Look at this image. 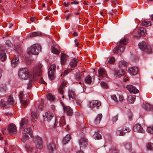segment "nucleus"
Instances as JSON below:
<instances>
[{
    "label": "nucleus",
    "instance_id": "1",
    "mask_svg": "<svg viewBox=\"0 0 153 153\" xmlns=\"http://www.w3.org/2000/svg\"><path fill=\"white\" fill-rule=\"evenodd\" d=\"M36 68L34 69L30 72H29L28 69L24 68L20 69L18 73L19 78L22 80H29V82L27 84V88L30 89L32 85L33 80L36 79L35 76V74L36 73Z\"/></svg>",
    "mask_w": 153,
    "mask_h": 153
},
{
    "label": "nucleus",
    "instance_id": "2",
    "mask_svg": "<svg viewBox=\"0 0 153 153\" xmlns=\"http://www.w3.org/2000/svg\"><path fill=\"white\" fill-rule=\"evenodd\" d=\"M128 42V39H124L121 40L119 45H117L113 50V52L115 53L121 54L125 48L123 45H126Z\"/></svg>",
    "mask_w": 153,
    "mask_h": 153
},
{
    "label": "nucleus",
    "instance_id": "3",
    "mask_svg": "<svg viewBox=\"0 0 153 153\" xmlns=\"http://www.w3.org/2000/svg\"><path fill=\"white\" fill-rule=\"evenodd\" d=\"M41 47L38 44H34L27 48V53L29 55H37L41 50Z\"/></svg>",
    "mask_w": 153,
    "mask_h": 153
},
{
    "label": "nucleus",
    "instance_id": "4",
    "mask_svg": "<svg viewBox=\"0 0 153 153\" xmlns=\"http://www.w3.org/2000/svg\"><path fill=\"white\" fill-rule=\"evenodd\" d=\"M24 129L22 130L23 136L21 138V140L24 142L28 139L29 135L32 136V130L30 128H25Z\"/></svg>",
    "mask_w": 153,
    "mask_h": 153
},
{
    "label": "nucleus",
    "instance_id": "5",
    "mask_svg": "<svg viewBox=\"0 0 153 153\" xmlns=\"http://www.w3.org/2000/svg\"><path fill=\"white\" fill-rule=\"evenodd\" d=\"M42 66V64H40L38 68H36L37 71L36 73L35 74V76H36V79H34L33 81L37 79H40L39 82L40 83H44L45 84V82L44 81L42 78V70L41 68Z\"/></svg>",
    "mask_w": 153,
    "mask_h": 153
},
{
    "label": "nucleus",
    "instance_id": "6",
    "mask_svg": "<svg viewBox=\"0 0 153 153\" xmlns=\"http://www.w3.org/2000/svg\"><path fill=\"white\" fill-rule=\"evenodd\" d=\"M59 120V117H56L55 123L54 124V127L56 126L58 123V120ZM59 123L63 128H64L66 131H67L69 129V128L68 127V126L66 125V123L64 120V116L62 117L61 118L59 119Z\"/></svg>",
    "mask_w": 153,
    "mask_h": 153
},
{
    "label": "nucleus",
    "instance_id": "7",
    "mask_svg": "<svg viewBox=\"0 0 153 153\" xmlns=\"http://www.w3.org/2000/svg\"><path fill=\"white\" fill-rule=\"evenodd\" d=\"M33 141L36 148L41 149L42 148L43 141L41 137L38 136H35L33 137Z\"/></svg>",
    "mask_w": 153,
    "mask_h": 153
},
{
    "label": "nucleus",
    "instance_id": "8",
    "mask_svg": "<svg viewBox=\"0 0 153 153\" xmlns=\"http://www.w3.org/2000/svg\"><path fill=\"white\" fill-rule=\"evenodd\" d=\"M79 143L80 148L82 149L85 148L88 144V140L83 135L80 137Z\"/></svg>",
    "mask_w": 153,
    "mask_h": 153
},
{
    "label": "nucleus",
    "instance_id": "9",
    "mask_svg": "<svg viewBox=\"0 0 153 153\" xmlns=\"http://www.w3.org/2000/svg\"><path fill=\"white\" fill-rule=\"evenodd\" d=\"M56 65L55 64H52L49 67L48 71V75L50 79L53 80L54 78L53 73L55 71Z\"/></svg>",
    "mask_w": 153,
    "mask_h": 153
},
{
    "label": "nucleus",
    "instance_id": "10",
    "mask_svg": "<svg viewBox=\"0 0 153 153\" xmlns=\"http://www.w3.org/2000/svg\"><path fill=\"white\" fill-rule=\"evenodd\" d=\"M47 149L49 152L52 153L56 150L55 145L53 142H50L48 145Z\"/></svg>",
    "mask_w": 153,
    "mask_h": 153
},
{
    "label": "nucleus",
    "instance_id": "11",
    "mask_svg": "<svg viewBox=\"0 0 153 153\" xmlns=\"http://www.w3.org/2000/svg\"><path fill=\"white\" fill-rule=\"evenodd\" d=\"M4 47L2 46L0 47V60L4 61L6 60V56L4 50Z\"/></svg>",
    "mask_w": 153,
    "mask_h": 153
},
{
    "label": "nucleus",
    "instance_id": "12",
    "mask_svg": "<svg viewBox=\"0 0 153 153\" xmlns=\"http://www.w3.org/2000/svg\"><path fill=\"white\" fill-rule=\"evenodd\" d=\"M8 130L10 134H15L17 131L16 126L13 124H11L8 126Z\"/></svg>",
    "mask_w": 153,
    "mask_h": 153
},
{
    "label": "nucleus",
    "instance_id": "13",
    "mask_svg": "<svg viewBox=\"0 0 153 153\" xmlns=\"http://www.w3.org/2000/svg\"><path fill=\"white\" fill-rule=\"evenodd\" d=\"M138 34L135 35V36L137 38L140 37L141 36H144L146 33V30L143 27H141L137 30Z\"/></svg>",
    "mask_w": 153,
    "mask_h": 153
},
{
    "label": "nucleus",
    "instance_id": "14",
    "mask_svg": "<svg viewBox=\"0 0 153 153\" xmlns=\"http://www.w3.org/2000/svg\"><path fill=\"white\" fill-rule=\"evenodd\" d=\"M138 68L136 67H131L128 70V72L131 75H136L138 72Z\"/></svg>",
    "mask_w": 153,
    "mask_h": 153
},
{
    "label": "nucleus",
    "instance_id": "15",
    "mask_svg": "<svg viewBox=\"0 0 153 153\" xmlns=\"http://www.w3.org/2000/svg\"><path fill=\"white\" fill-rule=\"evenodd\" d=\"M44 117V120L45 121H49L53 117V114L50 112H48L45 113Z\"/></svg>",
    "mask_w": 153,
    "mask_h": 153
},
{
    "label": "nucleus",
    "instance_id": "16",
    "mask_svg": "<svg viewBox=\"0 0 153 153\" xmlns=\"http://www.w3.org/2000/svg\"><path fill=\"white\" fill-rule=\"evenodd\" d=\"M128 90L131 93L135 94L138 92V90L133 86L131 85H128L126 87Z\"/></svg>",
    "mask_w": 153,
    "mask_h": 153
},
{
    "label": "nucleus",
    "instance_id": "17",
    "mask_svg": "<svg viewBox=\"0 0 153 153\" xmlns=\"http://www.w3.org/2000/svg\"><path fill=\"white\" fill-rule=\"evenodd\" d=\"M133 130L135 131L140 133H142L143 131V129L141 125L138 124H136L134 126Z\"/></svg>",
    "mask_w": 153,
    "mask_h": 153
},
{
    "label": "nucleus",
    "instance_id": "18",
    "mask_svg": "<svg viewBox=\"0 0 153 153\" xmlns=\"http://www.w3.org/2000/svg\"><path fill=\"white\" fill-rule=\"evenodd\" d=\"M28 123L27 119L25 118H23L21 120L20 123L21 128V129H23L25 127L27 126Z\"/></svg>",
    "mask_w": 153,
    "mask_h": 153
},
{
    "label": "nucleus",
    "instance_id": "19",
    "mask_svg": "<svg viewBox=\"0 0 153 153\" xmlns=\"http://www.w3.org/2000/svg\"><path fill=\"white\" fill-rule=\"evenodd\" d=\"M23 96V93L22 92H21L19 95V97L20 100L22 104H23L24 105H27L29 104V102L28 101H26L24 99H22Z\"/></svg>",
    "mask_w": 153,
    "mask_h": 153
},
{
    "label": "nucleus",
    "instance_id": "20",
    "mask_svg": "<svg viewBox=\"0 0 153 153\" xmlns=\"http://www.w3.org/2000/svg\"><path fill=\"white\" fill-rule=\"evenodd\" d=\"M64 112L66 113L69 116L72 115L73 114L72 110L70 107L68 106L64 107Z\"/></svg>",
    "mask_w": 153,
    "mask_h": 153
},
{
    "label": "nucleus",
    "instance_id": "21",
    "mask_svg": "<svg viewBox=\"0 0 153 153\" xmlns=\"http://www.w3.org/2000/svg\"><path fill=\"white\" fill-rule=\"evenodd\" d=\"M99 74V77L100 78H102L104 76H107V74L104 69L103 68H100L98 71Z\"/></svg>",
    "mask_w": 153,
    "mask_h": 153
},
{
    "label": "nucleus",
    "instance_id": "22",
    "mask_svg": "<svg viewBox=\"0 0 153 153\" xmlns=\"http://www.w3.org/2000/svg\"><path fill=\"white\" fill-rule=\"evenodd\" d=\"M138 45L140 48L142 50H145L147 46V43L145 41L140 42L139 43Z\"/></svg>",
    "mask_w": 153,
    "mask_h": 153
},
{
    "label": "nucleus",
    "instance_id": "23",
    "mask_svg": "<svg viewBox=\"0 0 153 153\" xmlns=\"http://www.w3.org/2000/svg\"><path fill=\"white\" fill-rule=\"evenodd\" d=\"M68 56L64 53H62L61 56V62L62 65L65 64L67 61Z\"/></svg>",
    "mask_w": 153,
    "mask_h": 153
},
{
    "label": "nucleus",
    "instance_id": "24",
    "mask_svg": "<svg viewBox=\"0 0 153 153\" xmlns=\"http://www.w3.org/2000/svg\"><path fill=\"white\" fill-rule=\"evenodd\" d=\"M0 105L3 108H7L9 107L10 105L7 102L5 101L4 100L2 99Z\"/></svg>",
    "mask_w": 153,
    "mask_h": 153
},
{
    "label": "nucleus",
    "instance_id": "25",
    "mask_svg": "<svg viewBox=\"0 0 153 153\" xmlns=\"http://www.w3.org/2000/svg\"><path fill=\"white\" fill-rule=\"evenodd\" d=\"M128 63L127 62L124 60H122L119 62L118 64V66L120 68H121L123 67L127 66L128 65Z\"/></svg>",
    "mask_w": 153,
    "mask_h": 153
},
{
    "label": "nucleus",
    "instance_id": "26",
    "mask_svg": "<svg viewBox=\"0 0 153 153\" xmlns=\"http://www.w3.org/2000/svg\"><path fill=\"white\" fill-rule=\"evenodd\" d=\"M67 84V82L63 81L62 82L60 86L58 88L59 92L61 95L63 94V88Z\"/></svg>",
    "mask_w": 153,
    "mask_h": 153
},
{
    "label": "nucleus",
    "instance_id": "27",
    "mask_svg": "<svg viewBox=\"0 0 153 153\" xmlns=\"http://www.w3.org/2000/svg\"><path fill=\"white\" fill-rule=\"evenodd\" d=\"M143 107L146 110H153V106L147 103H144V104L143 105Z\"/></svg>",
    "mask_w": 153,
    "mask_h": 153
},
{
    "label": "nucleus",
    "instance_id": "28",
    "mask_svg": "<svg viewBox=\"0 0 153 153\" xmlns=\"http://www.w3.org/2000/svg\"><path fill=\"white\" fill-rule=\"evenodd\" d=\"M135 100V96L134 95H130L128 96L127 100L128 103H133Z\"/></svg>",
    "mask_w": 153,
    "mask_h": 153
},
{
    "label": "nucleus",
    "instance_id": "29",
    "mask_svg": "<svg viewBox=\"0 0 153 153\" xmlns=\"http://www.w3.org/2000/svg\"><path fill=\"white\" fill-rule=\"evenodd\" d=\"M19 62V58L17 57L13 58L11 61L12 66L14 67L18 64Z\"/></svg>",
    "mask_w": 153,
    "mask_h": 153
},
{
    "label": "nucleus",
    "instance_id": "30",
    "mask_svg": "<svg viewBox=\"0 0 153 153\" xmlns=\"http://www.w3.org/2000/svg\"><path fill=\"white\" fill-rule=\"evenodd\" d=\"M71 139V135L68 134H67L66 136L63 139L62 142L63 144H66Z\"/></svg>",
    "mask_w": 153,
    "mask_h": 153
},
{
    "label": "nucleus",
    "instance_id": "31",
    "mask_svg": "<svg viewBox=\"0 0 153 153\" xmlns=\"http://www.w3.org/2000/svg\"><path fill=\"white\" fill-rule=\"evenodd\" d=\"M77 61L76 59L74 58L72 59L70 62V65L71 67H75L76 65Z\"/></svg>",
    "mask_w": 153,
    "mask_h": 153
},
{
    "label": "nucleus",
    "instance_id": "32",
    "mask_svg": "<svg viewBox=\"0 0 153 153\" xmlns=\"http://www.w3.org/2000/svg\"><path fill=\"white\" fill-rule=\"evenodd\" d=\"M68 96L69 99H73L75 97V94L74 91L72 90H70L68 92Z\"/></svg>",
    "mask_w": 153,
    "mask_h": 153
},
{
    "label": "nucleus",
    "instance_id": "33",
    "mask_svg": "<svg viewBox=\"0 0 153 153\" xmlns=\"http://www.w3.org/2000/svg\"><path fill=\"white\" fill-rule=\"evenodd\" d=\"M125 74V71L123 70H119L115 72V75H116L118 77H120L123 75Z\"/></svg>",
    "mask_w": 153,
    "mask_h": 153
},
{
    "label": "nucleus",
    "instance_id": "34",
    "mask_svg": "<svg viewBox=\"0 0 153 153\" xmlns=\"http://www.w3.org/2000/svg\"><path fill=\"white\" fill-rule=\"evenodd\" d=\"M102 117V115L101 114H100L97 116L95 121V122L96 124H98L100 123L101 119Z\"/></svg>",
    "mask_w": 153,
    "mask_h": 153
},
{
    "label": "nucleus",
    "instance_id": "35",
    "mask_svg": "<svg viewBox=\"0 0 153 153\" xmlns=\"http://www.w3.org/2000/svg\"><path fill=\"white\" fill-rule=\"evenodd\" d=\"M142 25L145 27H148L151 25V23L149 20H145L142 22Z\"/></svg>",
    "mask_w": 153,
    "mask_h": 153
},
{
    "label": "nucleus",
    "instance_id": "36",
    "mask_svg": "<svg viewBox=\"0 0 153 153\" xmlns=\"http://www.w3.org/2000/svg\"><path fill=\"white\" fill-rule=\"evenodd\" d=\"M31 117L33 120L35 121H36L37 119L38 115L37 114V112L36 111H32L31 113Z\"/></svg>",
    "mask_w": 153,
    "mask_h": 153
},
{
    "label": "nucleus",
    "instance_id": "37",
    "mask_svg": "<svg viewBox=\"0 0 153 153\" xmlns=\"http://www.w3.org/2000/svg\"><path fill=\"white\" fill-rule=\"evenodd\" d=\"M51 51L52 53L56 54H58L59 53V51L56 48V45L53 46L51 48Z\"/></svg>",
    "mask_w": 153,
    "mask_h": 153
},
{
    "label": "nucleus",
    "instance_id": "38",
    "mask_svg": "<svg viewBox=\"0 0 153 153\" xmlns=\"http://www.w3.org/2000/svg\"><path fill=\"white\" fill-rule=\"evenodd\" d=\"M125 147L126 149L129 151H131L132 150V145L130 143H126L124 144Z\"/></svg>",
    "mask_w": 153,
    "mask_h": 153
},
{
    "label": "nucleus",
    "instance_id": "39",
    "mask_svg": "<svg viewBox=\"0 0 153 153\" xmlns=\"http://www.w3.org/2000/svg\"><path fill=\"white\" fill-rule=\"evenodd\" d=\"M7 102L10 105H14L15 104L13 98L11 96L9 97Z\"/></svg>",
    "mask_w": 153,
    "mask_h": 153
},
{
    "label": "nucleus",
    "instance_id": "40",
    "mask_svg": "<svg viewBox=\"0 0 153 153\" xmlns=\"http://www.w3.org/2000/svg\"><path fill=\"white\" fill-rule=\"evenodd\" d=\"M47 98L48 100L51 101L54 100L55 98L50 93H48L47 95Z\"/></svg>",
    "mask_w": 153,
    "mask_h": 153
},
{
    "label": "nucleus",
    "instance_id": "41",
    "mask_svg": "<svg viewBox=\"0 0 153 153\" xmlns=\"http://www.w3.org/2000/svg\"><path fill=\"white\" fill-rule=\"evenodd\" d=\"M85 82L87 84H91L92 82L91 77L89 76H87L85 79Z\"/></svg>",
    "mask_w": 153,
    "mask_h": 153
},
{
    "label": "nucleus",
    "instance_id": "42",
    "mask_svg": "<svg viewBox=\"0 0 153 153\" xmlns=\"http://www.w3.org/2000/svg\"><path fill=\"white\" fill-rule=\"evenodd\" d=\"M42 33L40 32H33L31 33L30 35V36H36L41 35Z\"/></svg>",
    "mask_w": 153,
    "mask_h": 153
},
{
    "label": "nucleus",
    "instance_id": "43",
    "mask_svg": "<svg viewBox=\"0 0 153 153\" xmlns=\"http://www.w3.org/2000/svg\"><path fill=\"white\" fill-rule=\"evenodd\" d=\"M82 74H81V73H76V79L79 82V84H81V77Z\"/></svg>",
    "mask_w": 153,
    "mask_h": 153
},
{
    "label": "nucleus",
    "instance_id": "44",
    "mask_svg": "<svg viewBox=\"0 0 153 153\" xmlns=\"http://www.w3.org/2000/svg\"><path fill=\"white\" fill-rule=\"evenodd\" d=\"M94 137L95 140H99L101 138V135L98 132H95L94 135Z\"/></svg>",
    "mask_w": 153,
    "mask_h": 153
},
{
    "label": "nucleus",
    "instance_id": "45",
    "mask_svg": "<svg viewBox=\"0 0 153 153\" xmlns=\"http://www.w3.org/2000/svg\"><path fill=\"white\" fill-rule=\"evenodd\" d=\"M78 4V3L77 2H76L75 1H72L71 3L69 2H68L67 3H66L65 2L63 4V5L65 7H68L70 6V4Z\"/></svg>",
    "mask_w": 153,
    "mask_h": 153
},
{
    "label": "nucleus",
    "instance_id": "46",
    "mask_svg": "<svg viewBox=\"0 0 153 153\" xmlns=\"http://www.w3.org/2000/svg\"><path fill=\"white\" fill-rule=\"evenodd\" d=\"M146 147L148 150H153V143L150 142L147 143Z\"/></svg>",
    "mask_w": 153,
    "mask_h": 153
},
{
    "label": "nucleus",
    "instance_id": "47",
    "mask_svg": "<svg viewBox=\"0 0 153 153\" xmlns=\"http://www.w3.org/2000/svg\"><path fill=\"white\" fill-rule=\"evenodd\" d=\"M16 52L18 53H19L22 52V48L20 45H17V46L15 45V49Z\"/></svg>",
    "mask_w": 153,
    "mask_h": 153
},
{
    "label": "nucleus",
    "instance_id": "48",
    "mask_svg": "<svg viewBox=\"0 0 153 153\" xmlns=\"http://www.w3.org/2000/svg\"><path fill=\"white\" fill-rule=\"evenodd\" d=\"M115 62V59L113 56L111 57L108 61V63L110 64H113Z\"/></svg>",
    "mask_w": 153,
    "mask_h": 153
},
{
    "label": "nucleus",
    "instance_id": "49",
    "mask_svg": "<svg viewBox=\"0 0 153 153\" xmlns=\"http://www.w3.org/2000/svg\"><path fill=\"white\" fill-rule=\"evenodd\" d=\"M88 105L89 107L90 108H93L94 106V100L89 102Z\"/></svg>",
    "mask_w": 153,
    "mask_h": 153
},
{
    "label": "nucleus",
    "instance_id": "50",
    "mask_svg": "<svg viewBox=\"0 0 153 153\" xmlns=\"http://www.w3.org/2000/svg\"><path fill=\"white\" fill-rule=\"evenodd\" d=\"M101 85L103 88L106 89L108 88L107 84L104 82H101Z\"/></svg>",
    "mask_w": 153,
    "mask_h": 153
},
{
    "label": "nucleus",
    "instance_id": "51",
    "mask_svg": "<svg viewBox=\"0 0 153 153\" xmlns=\"http://www.w3.org/2000/svg\"><path fill=\"white\" fill-rule=\"evenodd\" d=\"M34 148L31 146H28L27 148V150L29 153H31L33 150Z\"/></svg>",
    "mask_w": 153,
    "mask_h": 153
},
{
    "label": "nucleus",
    "instance_id": "52",
    "mask_svg": "<svg viewBox=\"0 0 153 153\" xmlns=\"http://www.w3.org/2000/svg\"><path fill=\"white\" fill-rule=\"evenodd\" d=\"M124 134L123 131L122 130H117L116 132V134L117 135H123Z\"/></svg>",
    "mask_w": 153,
    "mask_h": 153
},
{
    "label": "nucleus",
    "instance_id": "53",
    "mask_svg": "<svg viewBox=\"0 0 153 153\" xmlns=\"http://www.w3.org/2000/svg\"><path fill=\"white\" fill-rule=\"evenodd\" d=\"M122 130L123 131L124 133V134L126 133L129 132L130 131L129 129L126 127H123Z\"/></svg>",
    "mask_w": 153,
    "mask_h": 153
},
{
    "label": "nucleus",
    "instance_id": "54",
    "mask_svg": "<svg viewBox=\"0 0 153 153\" xmlns=\"http://www.w3.org/2000/svg\"><path fill=\"white\" fill-rule=\"evenodd\" d=\"M101 105L100 102L98 101L97 100H94V105L97 107L100 106Z\"/></svg>",
    "mask_w": 153,
    "mask_h": 153
},
{
    "label": "nucleus",
    "instance_id": "55",
    "mask_svg": "<svg viewBox=\"0 0 153 153\" xmlns=\"http://www.w3.org/2000/svg\"><path fill=\"white\" fill-rule=\"evenodd\" d=\"M147 52L148 53H153V48H148L146 50Z\"/></svg>",
    "mask_w": 153,
    "mask_h": 153
},
{
    "label": "nucleus",
    "instance_id": "56",
    "mask_svg": "<svg viewBox=\"0 0 153 153\" xmlns=\"http://www.w3.org/2000/svg\"><path fill=\"white\" fill-rule=\"evenodd\" d=\"M148 130L149 132L153 134V126L152 127H148Z\"/></svg>",
    "mask_w": 153,
    "mask_h": 153
},
{
    "label": "nucleus",
    "instance_id": "57",
    "mask_svg": "<svg viewBox=\"0 0 153 153\" xmlns=\"http://www.w3.org/2000/svg\"><path fill=\"white\" fill-rule=\"evenodd\" d=\"M70 71V70H66L64 71V72L62 73V74L61 75L63 76H64L67 75Z\"/></svg>",
    "mask_w": 153,
    "mask_h": 153
},
{
    "label": "nucleus",
    "instance_id": "58",
    "mask_svg": "<svg viewBox=\"0 0 153 153\" xmlns=\"http://www.w3.org/2000/svg\"><path fill=\"white\" fill-rule=\"evenodd\" d=\"M111 98L115 101L117 102L118 101L115 95H113L111 96Z\"/></svg>",
    "mask_w": 153,
    "mask_h": 153
},
{
    "label": "nucleus",
    "instance_id": "59",
    "mask_svg": "<svg viewBox=\"0 0 153 153\" xmlns=\"http://www.w3.org/2000/svg\"><path fill=\"white\" fill-rule=\"evenodd\" d=\"M110 153H118V151L114 148L110 149Z\"/></svg>",
    "mask_w": 153,
    "mask_h": 153
},
{
    "label": "nucleus",
    "instance_id": "60",
    "mask_svg": "<svg viewBox=\"0 0 153 153\" xmlns=\"http://www.w3.org/2000/svg\"><path fill=\"white\" fill-rule=\"evenodd\" d=\"M119 100L120 101H122L123 100V96L121 95H119Z\"/></svg>",
    "mask_w": 153,
    "mask_h": 153
},
{
    "label": "nucleus",
    "instance_id": "61",
    "mask_svg": "<svg viewBox=\"0 0 153 153\" xmlns=\"http://www.w3.org/2000/svg\"><path fill=\"white\" fill-rule=\"evenodd\" d=\"M117 119L118 116H115L113 118L112 120L113 122H115L117 120Z\"/></svg>",
    "mask_w": 153,
    "mask_h": 153
},
{
    "label": "nucleus",
    "instance_id": "62",
    "mask_svg": "<svg viewBox=\"0 0 153 153\" xmlns=\"http://www.w3.org/2000/svg\"><path fill=\"white\" fill-rule=\"evenodd\" d=\"M74 41L75 43H76V47H78V45H79V42H77V40L76 39H75L74 40Z\"/></svg>",
    "mask_w": 153,
    "mask_h": 153
},
{
    "label": "nucleus",
    "instance_id": "63",
    "mask_svg": "<svg viewBox=\"0 0 153 153\" xmlns=\"http://www.w3.org/2000/svg\"><path fill=\"white\" fill-rule=\"evenodd\" d=\"M30 20L32 22H33L34 20V18L33 17H30Z\"/></svg>",
    "mask_w": 153,
    "mask_h": 153
},
{
    "label": "nucleus",
    "instance_id": "64",
    "mask_svg": "<svg viewBox=\"0 0 153 153\" xmlns=\"http://www.w3.org/2000/svg\"><path fill=\"white\" fill-rule=\"evenodd\" d=\"M51 108L53 110H54L55 109V107L54 105H51Z\"/></svg>",
    "mask_w": 153,
    "mask_h": 153
}]
</instances>
